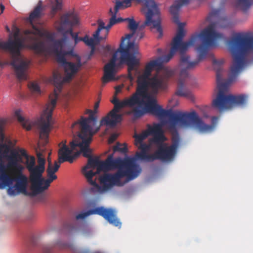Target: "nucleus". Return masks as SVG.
Listing matches in <instances>:
<instances>
[{
	"label": "nucleus",
	"instance_id": "27",
	"mask_svg": "<svg viewBox=\"0 0 253 253\" xmlns=\"http://www.w3.org/2000/svg\"><path fill=\"white\" fill-rule=\"evenodd\" d=\"M197 116L198 118L201 121L203 125H202V127H203V130H201L199 128H195L197 130H198L199 132L202 133H206L209 132L213 130L214 129L216 124L217 123L218 118L217 117H212L211 118V125H207L198 116L197 114Z\"/></svg>",
	"mask_w": 253,
	"mask_h": 253
},
{
	"label": "nucleus",
	"instance_id": "32",
	"mask_svg": "<svg viewBox=\"0 0 253 253\" xmlns=\"http://www.w3.org/2000/svg\"><path fill=\"white\" fill-rule=\"evenodd\" d=\"M19 162H22V158L18 152H12L9 157V161L8 165L12 167L14 166L19 165Z\"/></svg>",
	"mask_w": 253,
	"mask_h": 253
},
{
	"label": "nucleus",
	"instance_id": "47",
	"mask_svg": "<svg viewBox=\"0 0 253 253\" xmlns=\"http://www.w3.org/2000/svg\"><path fill=\"white\" fill-rule=\"evenodd\" d=\"M3 124L0 122V137L1 139H3L4 138V135L3 132Z\"/></svg>",
	"mask_w": 253,
	"mask_h": 253
},
{
	"label": "nucleus",
	"instance_id": "58",
	"mask_svg": "<svg viewBox=\"0 0 253 253\" xmlns=\"http://www.w3.org/2000/svg\"><path fill=\"white\" fill-rule=\"evenodd\" d=\"M93 111L90 110V109H87L85 111V113L86 114H90L91 113H92Z\"/></svg>",
	"mask_w": 253,
	"mask_h": 253
},
{
	"label": "nucleus",
	"instance_id": "11",
	"mask_svg": "<svg viewBox=\"0 0 253 253\" xmlns=\"http://www.w3.org/2000/svg\"><path fill=\"white\" fill-rule=\"evenodd\" d=\"M91 214H98L103 217L109 223L119 227L121 226V222L116 216V211L111 209H106L103 207H97L87 211L80 213L76 216L77 220L84 219Z\"/></svg>",
	"mask_w": 253,
	"mask_h": 253
},
{
	"label": "nucleus",
	"instance_id": "48",
	"mask_svg": "<svg viewBox=\"0 0 253 253\" xmlns=\"http://www.w3.org/2000/svg\"><path fill=\"white\" fill-rule=\"evenodd\" d=\"M118 135L116 133L111 134L109 138V142L113 143L117 138Z\"/></svg>",
	"mask_w": 253,
	"mask_h": 253
},
{
	"label": "nucleus",
	"instance_id": "43",
	"mask_svg": "<svg viewBox=\"0 0 253 253\" xmlns=\"http://www.w3.org/2000/svg\"><path fill=\"white\" fill-rule=\"evenodd\" d=\"M109 13L111 15V17H113L115 16V20H115V24L117 23H118L122 22L127 21V20H126V18H122L121 17L117 18L116 16H117V13L113 12V9L112 8H110Z\"/></svg>",
	"mask_w": 253,
	"mask_h": 253
},
{
	"label": "nucleus",
	"instance_id": "34",
	"mask_svg": "<svg viewBox=\"0 0 253 253\" xmlns=\"http://www.w3.org/2000/svg\"><path fill=\"white\" fill-rule=\"evenodd\" d=\"M98 27L97 30L93 33L92 36L93 38L95 39H98L101 40H103L106 39V37L100 36V32L101 30L105 29V24L101 20H99L98 21Z\"/></svg>",
	"mask_w": 253,
	"mask_h": 253
},
{
	"label": "nucleus",
	"instance_id": "12",
	"mask_svg": "<svg viewBox=\"0 0 253 253\" xmlns=\"http://www.w3.org/2000/svg\"><path fill=\"white\" fill-rule=\"evenodd\" d=\"M38 165H36L35 158L31 156L26 161L25 165L29 173L30 180L35 181L42 176L45 171V160L41 153H37Z\"/></svg>",
	"mask_w": 253,
	"mask_h": 253
},
{
	"label": "nucleus",
	"instance_id": "50",
	"mask_svg": "<svg viewBox=\"0 0 253 253\" xmlns=\"http://www.w3.org/2000/svg\"><path fill=\"white\" fill-rule=\"evenodd\" d=\"M99 101H97L94 104V110L93 111L94 113H96L97 112V109L99 107Z\"/></svg>",
	"mask_w": 253,
	"mask_h": 253
},
{
	"label": "nucleus",
	"instance_id": "6",
	"mask_svg": "<svg viewBox=\"0 0 253 253\" xmlns=\"http://www.w3.org/2000/svg\"><path fill=\"white\" fill-rule=\"evenodd\" d=\"M111 102L114 105V108L101 119L100 126H115L122 120V115L118 113L125 107H133L131 113L133 117L136 119L140 118L145 114V107L147 100L136 89L130 97L126 98L122 101L115 96Z\"/></svg>",
	"mask_w": 253,
	"mask_h": 253
},
{
	"label": "nucleus",
	"instance_id": "57",
	"mask_svg": "<svg viewBox=\"0 0 253 253\" xmlns=\"http://www.w3.org/2000/svg\"><path fill=\"white\" fill-rule=\"evenodd\" d=\"M0 8L1 10V13H3L4 10V6L2 4H0Z\"/></svg>",
	"mask_w": 253,
	"mask_h": 253
},
{
	"label": "nucleus",
	"instance_id": "24",
	"mask_svg": "<svg viewBox=\"0 0 253 253\" xmlns=\"http://www.w3.org/2000/svg\"><path fill=\"white\" fill-rule=\"evenodd\" d=\"M117 52L114 53L109 62L104 67V75L102 78V83L105 84L115 80L116 73V62L117 60Z\"/></svg>",
	"mask_w": 253,
	"mask_h": 253
},
{
	"label": "nucleus",
	"instance_id": "38",
	"mask_svg": "<svg viewBox=\"0 0 253 253\" xmlns=\"http://www.w3.org/2000/svg\"><path fill=\"white\" fill-rule=\"evenodd\" d=\"M9 151V148L6 144H3L0 145V160L7 157Z\"/></svg>",
	"mask_w": 253,
	"mask_h": 253
},
{
	"label": "nucleus",
	"instance_id": "31",
	"mask_svg": "<svg viewBox=\"0 0 253 253\" xmlns=\"http://www.w3.org/2000/svg\"><path fill=\"white\" fill-rule=\"evenodd\" d=\"M11 176L7 172L5 167L3 165L0 167V182L3 186L5 183L10 182V178Z\"/></svg>",
	"mask_w": 253,
	"mask_h": 253
},
{
	"label": "nucleus",
	"instance_id": "26",
	"mask_svg": "<svg viewBox=\"0 0 253 253\" xmlns=\"http://www.w3.org/2000/svg\"><path fill=\"white\" fill-rule=\"evenodd\" d=\"M189 3V0H176L174 2V3L170 7L169 12L173 16V21L174 23L179 24L178 28L181 26L183 28L182 23H179L178 19V13L181 7L183 5H186ZM178 29L177 31H178ZM184 31V30H183ZM184 34H185V31ZM178 32V31H177ZM177 33H176L177 34Z\"/></svg>",
	"mask_w": 253,
	"mask_h": 253
},
{
	"label": "nucleus",
	"instance_id": "53",
	"mask_svg": "<svg viewBox=\"0 0 253 253\" xmlns=\"http://www.w3.org/2000/svg\"><path fill=\"white\" fill-rule=\"evenodd\" d=\"M65 228H68L69 229H71V230H72L73 228H74V227L72 226V225H68V224H66L65 225Z\"/></svg>",
	"mask_w": 253,
	"mask_h": 253
},
{
	"label": "nucleus",
	"instance_id": "52",
	"mask_svg": "<svg viewBox=\"0 0 253 253\" xmlns=\"http://www.w3.org/2000/svg\"><path fill=\"white\" fill-rule=\"evenodd\" d=\"M104 49L107 52H110L111 50V47L109 45H107L104 47Z\"/></svg>",
	"mask_w": 253,
	"mask_h": 253
},
{
	"label": "nucleus",
	"instance_id": "40",
	"mask_svg": "<svg viewBox=\"0 0 253 253\" xmlns=\"http://www.w3.org/2000/svg\"><path fill=\"white\" fill-rule=\"evenodd\" d=\"M14 171V176H26L23 173L24 167L20 164L14 166L12 167Z\"/></svg>",
	"mask_w": 253,
	"mask_h": 253
},
{
	"label": "nucleus",
	"instance_id": "3",
	"mask_svg": "<svg viewBox=\"0 0 253 253\" xmlns=\"http://www.w3.org/2000/svg\"><path fill=\"white\" fill-rule=\"evenodd\" d=\"M76 57H77V63L76 64L71 62H67L63 66L65 74L64 78L57 72H54L53 73V83L55 87L54 89L55 97L51 99L50 102L47 104L46 108L40 120L36 122L37 126L40 130V138L44 140L45 142H47L49 133L50 131L52 112L56 104L58 97L56 90L60 92L62 90L63 84L70 82L78 73L82 65L81 57L78 55Z\"/></svg>",
	"mask_w": 253,
	"mask_h": 253
},
{
	"label": "nucleus",
	"instance_id": "56",
	"mask_svg": "<svg viewBox=\"0 0 253 253\" xmlns=\"http://www.w3.org/2000/svg\"><path fill=\"white\" fill-rule=\"evenodd\" d=\"M115 89H116V93L117 94L121 91V87L120 86H116L115 88Z\"/></svg>",
	"mask_w": 253,
	"mask_h": 253
},
{
	"label": "nucleus",
	"instance_id": "23",
	"mask_svg": "<svg viewBox=\"0 0 253 253\" xmlns=\"http://www.w3.org/2000/svg\"><path fill=\"white\" fill-rule=\"evenodd\" d=\"M66 144V141L65 140L62 141L59 144V146L62 145L58 151V163L60 164L65 162L72 163L74 159L78 157L80 154L79 152H77L73 155H72L73 152L76 150V148L72 149L71 146L69 148Z\"/></svg>",
	"mask_w": 253,
	"mask_h": 253
},
{
	"label": "nucleus",
	"instance_id": "37",
	"mask_svg": "<svg viewBox=\"0 0 253 253\" xmlns=\"http://www.w3.org/2000/svg\"><path fill=\"white\" fill-rule=\"evenodd\" d=\"M72 38L74 40L75 45L81 41L84 42L86 45L87 43L89 42L90 40V38L87 35H85L84 37H79L78 33H76V34L74 35Z\"/></svg>",
	"mask_w": 253,
	"mask_h": 253
},
{
	"label": "nucleus",
	"instance_id": "4",
	"mask_svg": "<svg viewBox=\"0 0 253 253\" xmlns=\"http://www.w3.org/2000/svg\"><path fill=\"white\" fill-rule=\"evenodd\" d=\"M145 113H149L161 119L169 117V129L172 134L171 139L177 137L178 142H180V138L176 128L177 125L183 127L192 126L194 128H199L201 130H203L202 126L203 124L198 118L195 111L173 114L171 110H165L158 105L155 97H149L145 107Z\"/></svg>",
	"mask_w": 253,
	"mask_h": 253
},
{
	"label": "nucleus",
	"instance_id": "15",
	"mask_svg": "<svg viewBox=\"0 0 253 253\" xmlns=\"http://www.w3.org/2000/svg\"><path fill=\"white\" fill-rule=\"evenodd\" d=\"M95 114L93 112L89 114V117L87 118L81 117L80 120L74 122L72 125V131H74L76 129L79 130V128H81V132L80 133L93 136L94 134L99 130L100 127L101 126L100 125L95 130H93L92 127L89 125L91 121H93L94 124L96 123L97 118L95 116Z\"/></svg>",
	"mask_w": 253,
	"mask_h": 253
},
{
	"label": "nucleus",
	"instance_id": "46",
	"mask_svg": "<svg viewBox=\"0 0 253 253\" xmlns=\"http://www.w3.org/2000/svg\"><path fill=\"white\" fill-rule=\"evenodd\" d=\"M140 146L138 147V148L141 150V151L146 152H147L149 149V146L147 144L145 143H139Z\"/></svg>",
	"mask_w": 253,
	"mask_h": 253
},
{
	"label": "nucleus",
	"instance_id": "59",
	"mask_svg": "<svg viewBox=\"0 0 253 253\" xmlns=\"http://www.w3.org/2000/svg\"><path fill=\"white\" fill-rule=\"evenodd\" d=\"M5 29H6V31L7 32H10V30L9 28L7 26H5Z\"/></svg>",
	"mask_w": 253,
	"mask_h": 253
},
{
	"label": "nucleus",
	"instance_id": "9",
	"mask_svg": "<svg viewBox=\"0 0 253 253\" xmlns=\"http://www.w3.org/2000/svg\"><path fill=\"white\" fill-rule=\"evenodd\" d=\"M114 174H106L100 177V182L105 189L113 186H122L137 177L141 171L139 166L131 160H126L123 167L117 168Z\"/></svg>",
	"mask_w": 253,
	"mask_h": 253
},
{
	"label": "nucleus",
	"instance_id": "18",
	"mask_svg": "<svg viewBox=\"0 0 253 253\" xmlns=\"http://www.w3.org/2000/svg\"><path fill=\"white\" fill-rule=\"evenodd\" d=\"M66 41V38L64 37L61 39L55 41L53 45V51L56 56V61L62 66L68 62L65 58L66 55H70L73 57L77 56V55L74 53L73 48L67 51L63 50L64 44Z\"/></svg>",
	"mask_w": 253,
	"mask_h": 253
},
{
	"label": "nucleus",
	"instance_id": "51",
	"mask_svg": "<svg viewBox=\"0 0 253 253\" xmlns=\"http://www.w3.org/2000/svg\"><path fill=\"white\" fill-rule=\"evenodd\" d=\"M58 10L57 8L54 7L53 6L52 7L51 14L52 15V16H54L56 12Z\"/></svg>",
	"mask_w": 253,
	"mask_h": 253
},
{
	"label": "nucleus",
	"instance_id": "17",
	"mask_svg": "<svg viewBox=\"0 0 253 253\" xmlns=\"http://www.w3.org/2000/svg\"><path fill=\"white\" fill-rule=\"evenodd\" d=\"M32 30H25L23 31L26 38L30 41L34 42L31 44L30 48L38 53L43 52L45 51V44L42 41L37 42V39L34 36H42V31L36 26L32 24Z\"/></svg>",
	"mask_w": 253,
	"mask_h": 253
},
{
	"label": "nucleus",
	"instance_id": "14",
	"mask_svg": "<svg viewBox=\"0 0 253 253\" xmlns=\"http://www.w3.org/2000/svg\"><path fill=\"white\" fill-rule=\"evenodd\" d=\"M10 182L5 183L4 187L8 186L7 193L9 195L15 196L20 194L32 195L27 192L28 178L26 176H13L10 178Z\"/></svg>",
	"mask_w": 253,
	"mask_h": 253
},
{
	"label": "nucleus",
	"instance_id": "41",
	"mask_svg": "<svg viewBox=\"0 0 253 253\" xmlns=\"http://www.w3.org/2000/svg\"><path fill=\"white\" fill-rule=\"evenodd\" d=\"M242 9L245 11L248 9L252 3L253 0H238Z\"/></svg>",
	"mask_w": 253,
	"mask_h": 253
},
{
	"label": "nucleus",
	"instance_id": "16",
	"mask_svg": "<svg viewBox=\"0 0 253 253\" xmlns=\"http://www.w3.org/2000/svg\"><path fill=\"white\" fill-rule=\"evenodd\" d=\"M78 15L74 11H69L61 16L60 25L57 30L60 32L69 34L72 37L76 33L73 32L71 27L78 25Z\"/></svg>",
	"mask_w": 253,
	"mask_h": 253
},
{
	"label": "nucleus",
	"instance_id": "10",
	"mask_svg": "<svg viewBox=\"0 0 253 253\" xmlns=\"http://www.w3.org/2000/svg\"><path fill=\"white\" fill-rule=\"evenodd\" d=\"M171 141L172 144L170 146L164 142L156 143L158 147L154 153L155 160H160L166 162L173 161L177 153L180 142H178L177 137L171 139Z\"/></svg>",
	"mask_w": 253,
	"mask_h": 253
},
{
	"label": "nucleus",
	"instance_id": "44",
	"mask_svg": "<svg viewBox=\"0 0 253 253\" xmlns=\"http://www.w3.org/2000/svg\"><path fill=\"white\" fill-rule=\"evenodd\" d=\"M114 20H115V16L113 17H111V18L110 19V20H109V24L107 26H105L104 29L105 30V34L104 37H106V38L107 37V36L108 34L109 31L110 29L111 28V27L112 26H113L115 24Z\"/></svg>",
	"mask_w": 253,
	"mask_h": 253
},
{
	"label": "nucleus",
	"instance_id": "30",
	"mask_svg": "<svg viewBox=\"0 0 253 253\" xmlns=\"http://www.w3.org/2000/svg\"><path fill=\"white\" fill-rule=\"evenodd\" d=\"M136 160H144L147 162H153L155 160L154 154H148L146 152H137L135 155Z\"/></svg>",
	"mask_w": 253,
	"mask_h": 253
},
{
	"label": "nucleus",
	"instance_id": "33",
	"mask_svg": "<svg viewBox=\"0 0 253 253\" xmlns=\"http://www.w3.org/2000/svg\"><path fill=\"white\" fill-rule=\"evenodd\" d=\"M42 10V5L39 3L29 15V19L31 23L35 19L39 18L41 17Z\"/></svg>",
	"mask_w": 253,
	"mask_h": 253
},
{
	"label": "nucleus",
	"instance_id": "5",
	"mask_svg": "<svg viewBox=\"0 0 253 253\" xmlns=\"http://www.w3.org/2000/svg\"><path fill=\"white\" fill-rule=\"evenodd\" d=\"M127 21L128 22V28L131 31V33L126 34L125 37L122 38L121 43L120 47L118 49V51L121 54L120 60L121 64L126 63L128 66V76L129 79L132 81L134 79V77L131 74V71L135 70L136 73L138 72V66L139 64V61L136 59L135 54H137L138 50V46L134 43V42H128L127 44L124 46V42L126 40H129L136 33L138 30L135 39L137 38L141 39L143 37V30L145 28L141 27L145 23V21L141 25H139L137 23L135 22L133 18H126ZM146 26H148L146 25ZM151 30L156 29L157 32L159 33L158 38L160 39V33L158 31L157 28L153 27V24L150 26ZM160 37V38H161Z\"/></svg>",
	"mask_w": 253,
	"mask_h": 253
},
{
	"label": "nucleus",
	"instance_id": "55",
	"mask_svg": "<svg viewBox=\"0 0 253 253\" xmlns=\"http://www.w3.org/2000/svg\"><path fill=\"white\" fill-rule=\"evenodd\" d=\"M78 253H91L88 250H81Z\"/></svg>",
	"mask_w": 253,
	"mask_h": 253
},
{
	"label": "nucleus",
	"instance_id": "28",
	"mask_svg": "<svg viewBox=\"0 0 253 253\" xmlns=\"http://www.w3.org/2000/svg\"><path fill=\"white\" fill-rule=\"evenodd\" d=\"M67 246L66 244L61 241H58L51 245H45L42 247V253H53L54 248L64 249L66 248Z\"/></svg>",
	"mask_w": 253,
	"mask_h": 253
},
{
	"label": "nucleus",
	"instance_id": "42",
	"mask_svg": "<svg viewBox=\"0 0 253 253\" xmlns=\"http://www.w3.org/2000/svg\"><path fill=\"white\" fill-rule=\"evenodd\" d=\"M31 91L34 93L40 94L41 89L39 85L36 83H31L29 85Z\"/></svg>",
	"mask_w": 253,
	"mask_h": 253
},
{
	"label": "nucleus",
	"instance_id": "2",
	"mask_svg": "<svg viewBox=\"0 0 253 253\" xmlns=\"http://www.w3.org/2000/svg\"><path fill=\"white\" fill-rule=\"evenodd\" d=\"M227 47L233 58L230 68L229 81L224 82L222 80V59H213L212 64L216 71L218 92L212 101V106L221 112L225 109L237 107H243L247 103L248 96L245 94L237 95L227 94L230 82L234 81L243 67L245 58L253 53V35L248 33H237L227 42Z\"/></svg>",
	"mask_w": 253,
	"mask_h": 253
},
{
	"label": "nucleus",
	"instance_id": "25",
	"mask_svg": "<svg viewBox=\"0 0 253 253\" xmlns=\"http://www.w3.org/2000/svg\"><path fill=\"white\" fill-rule=\"evenodd\" d=\"M99 160L98 158H92L90 157L88 158L87 165L82 169V173L86 178L87 181L92 185L99 188L98 185L95 180L92 179L93 177L96 174V172H93L92 170L87 171V169L90 168H94L98 167Z\"/></svg>",
	"mask_w": 253,
	"mask_h": 253
},
{
	"label": "nucleus",
	"instance_id": "39",
	"mask_svg": "<svg viewBox=\"0 0 253 253\" xmlns=\"http://www.w3.org/2000/svg\"><path fill=\"white\" fill-rule=\"evenodd\" d=\"M60 166V164L56 161H55L54 163V167H53L52 165L50 166L49 164L48 165L47 168L46 169V172L50 173L51 174H55V173L58 170Z\"/></svg>",
	"mask_w": 253,
	"mask_h": 253
},
{
	"label": "nucleus",
	"instance_id": "8",
	"mask_svg": "<svg viewBox=\"0 0 253 253\" xmlns=\"http://www.w3.org/2000/svg\"><path fill=\"white\" fill-rule=\"evenodd\" d=\"M136 4H142V12L145 14L146 20L145 23L141 27L146 25L150 26L153 24V27L157 28L160 33L159 37L163 36V30L161 26L160 11L157 4L154 0H116L113 12L118 13L120 10L125 9L130 7L131 2Z\"/></svg>",
	"mask_w": 253,
	"mask_h": 253
},
{
	"label": "nucleus",
	"instance_id": "13",
	"mask_svg": "<svg viewBox=\"0 0 253 253\" xmlns=\"http://www.w3.org/2000/svg\"><path fill=\"white\" fill-rule=\"evenodd\" d=\"M162 126V125L160 124H154L153 126L148 125L146 130L140 134L135 135V145H137L138 144L142 143L143 140L149 135H153L152 141L154 143L166 141L167 139L164 134Z\"/></svg>",
	"mask_w": 253,
	"mask_h": 253
},
{
	"label": "nucleus",
	"instance_id": "1",
	"mask_svg": "<svg viewBox=\"0 0 253 253\" xmlns=\"http://www.w3.org/2000/svg\"><path fill=\"white\" fill-rule=\"evenodd\" d=\"M215 24L211 23L200 34L192 35L186 42H182L185 36L184 32L181 26L171 43L169 53L167 55L158 57L146 64L143 74L138 76L137 80L136 89L147 100L149 97H155L148 94L149 80L152 71L155 69L158 71L163 70V64L168 62L176 51L181 54L180 65V71L178 81L176 94L194 100V96L188 89H185V80L189 76L188 70L194 68L200 61L207 55L210 47L216 46L218 40L223 38V35L216 32Z\"/></svg>",
	"mask_w": 253,
	"mask_h": 253
},
{
	"label": "nucleus",
	"instance_id": "21",
	"mask_svg": "<svg viewBox=\"0 0 253 253\" xmlns=\"http://www.w3.org/2000/svg\"><path fill=\"white\" fill-rule=\"evenodd\" d=\"M173 74V71L165 68L162 71L161 76H156L152 78H149V86H150L155 92H157L159 89H164L166 85V81Z\"/></svg>",
	"mask_w": 253,
	"mask_h": 253
},
{
	"label": "nucleus",
	"instance_id": "29",
	"mask_svg": "<svg viewBox=\"0 0 253 253\" xmlns=\"http://www.w3.org/2000/svg\"><path fill=\"white\" fill-rule=\"evenodd\" d=\"M15 116L17 119V120L21 123L24 128L27 130H30L32 129L33 126L35 125V123L29 121L25 120V119L21 115V110H17L15 112Z\"/></svg>",
	"mask_w": 253,
	"mask_h": 253
},
{
	"label": "nucleus",
	"instance_id": "22",
	"mask_svg": "<svg viewBox=\"0 0 253 253\" xmlns=\"http://www.w3.org/2000/svg\"><path fill=\"white\" fill-rule=\"evenodd\" d=\"M78 136L82 139V142H78L76 140L70 142V145L72 149L79 147L81 149L80 153H82L84 157L85 158L91 157V150L89 148V144L91 141L92 136L90 135H84L82 133H79Z\"/></svg>",
	"mask_w": 253,
	"mask_h": 253
},
{
	"label": "nucleus",
	"instance_id": "45",
	"mask_svg": "<svg viewBox=\"0 0 253 253\" xmlns=\"http://www.w3.org/2000/svg\"><path fill=\"white\" fill-rule=\"evenodd\" d=\"M17 152L19 153L21 157L22 156L24 157L26 159V161L30 160L29 156L27 154L26 151L24 149H19Z\"/></svg>",
	"mask_w": 253,
	"mask_h": 253
},
{
	"label": "nucleus",
	"instance_id": "20",
	"mask_svg": "<svg viewBox=\"0 0 253 253\" xmlns=\"http://www.w3.org/2000/svg\"><path fill=\"white\" fill-rule=\"evenodd\" d=\"M48 178L45 179L42 175V176L36 180L35 181L30 180L31 183V190H32V195L36 196L38 194L42 193L45 190L47 189L50 186V184L54 180L57 178L55 174L47 173Z\"/></svg>",
	"mask_w": 253,
	"mask_h": 253
},
{
	"label": "nucleus",
	"instance_id": "19",
	"mask_svg": "<svg viewBox=\"0 0 253 253\" xmlns=\"http://www.w3.org/2000/svg\"><path fill=\"white\" fill-rule=\"evenodd\" d=\"M113 156L114 154H112L109 155L105 161L99 160L96 174L101 171L106 172L117 169V168L123 167V165L126 162V160H123L121 158L113 159Z\"/></svg>",
	"mask_w": 253,
	"mask_h": 253
},
{
	"label": "nucleus",
	"instance_id": "36",
	"mask_svg": "<svg viewBox=\"0 0 253 253\" xmlns=\"http://www.w3.org/2000/svg\"><path fill=\"white\" fill-rule=\"evenodd\" d=\"M102 40L94 38H90L89 42L87 43V45L91 47L90 54L92 55L95 51V46L98 45Z\"/></svg>",
	"mask_w": 253,
	"mask_h": 253
},
{
	"label": "nucleus",
	"instance_id": "49",
	"mask_svg": "<svg viewBox=\"0 0 253 253\" xmlns=\"http://www.w3.org/2000/svg\"><path fill=\"white\" fill-rule=\"evenodd\" d=\"M56 0V4L55 5H53L54 7L57 8L58 10H60L62 8V3L58 1V0Z\"/></svg>",
	"mask_w": 253,
	"mask_h": 253
},
{
	"label": "nucleus",
	"instance_id": "7",
	"mask_svg": "<svg viewBox=\"0 0 253 253\" xmlns=\"http://www.w3.org/2000/svg\"><path fill=\"white\" fill-rule=\"evenodd\" d=\"M19 30L14 33V39L10 37L6 42L0 41V50L8 52L10 55L11 65L15 70V75L19 80L27 79L26 72L29 62L21 58V50L24 46L22 40L19 38Z\"/></svg>",
	"mask_w": 253,
	"mask_h": 253
},
{
	"label": "nucleus",
	"instance_id": "35",
	"mask_svg": "<svg viewBox=\"0 0 253 253\" xmlns=\"http://www.w3.org/2000/svg\"><path fill=\"white\" fill-rule=\"evenodd\" d=\"M114 152H119L122 154H126L127 152V148L126 143L121 144L117 142L113 147Z\"/></svg>",
	"mask_w": 253,
	"mask_h": 253
},
{
	"label": "nucleus",
	"instance_id": "54",
	"mask_svg": "<svg viewBox=\"0 0 253 253\" xmlns=\"http://www.w3.org/2000/svg\"><path fill=\"white\" fill-rule=\"evenodd\" d=\"M50 155H51V153H49L48 157V159H47L48 165H49V164H50V166L52 165V162H51V159L49 157Z\"/></svg>",
	"mask_w": 253,
	"mask_h": 253
}]
</instances>
